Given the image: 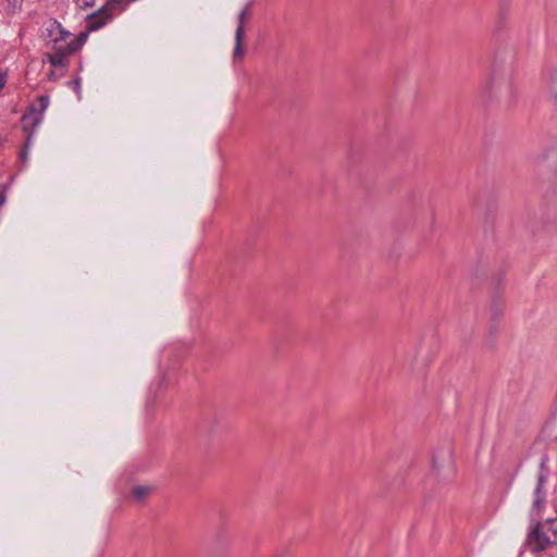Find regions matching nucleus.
Returning <instances> with one entry per match:
<instances>
[{"label": "nucleus", "mask_w": 557, "mask_h": 557, "mask_svg": "<svg viewBox=\"0 0 557 557\" xmlns=\"http://www.w3.org/2000/svg\"><path fill=\"white\" fill-rule=\"evenodd\" d=\"M557 545V517L530 520L525 546L532 553H541Z\"/></svg>", "instance_id": "f257e3e1"}, {"label": "nucleus", "mask_w": 557, "mask_h": 557, "mask_svg": "<svg viewBox=\"0 0 557 557\" xmlns=\"http://www.w3.org/2000/svg\"><path fill=\"white\" fill-rule=\"evenodd\" d=\"M110 18L111 14L108 12V8L104 5L97 12L88 15L86 32H82L78 36L72 38L71 40L65 39L64 44L67 47V51L73 52V54L78 51L85 45L88 37V32H95L101 28Z\"/></svg>", "instance_id": "f03ea898"}, {"label": "nucleus", "mask_w": 557, "mask_h": 557, "mask_svg": "<svg viewBox=\"0 0 557 557\" xmlns=\"http://www.w3.org/2000/svg\"><path fill=\"white\" fill-rule=\"evenodd\" d=\"M49 97L41 95L38 97L37 103L29 107L28 111L23 115V126L26 129L28 126L36 128L41 122L47 108L49 107Z\"/></svg>", "instance_id": "7ed1b4c3"}, {"label": "nucleus", "mask_w": 557, "mask_h": 557, "mask_svg": "<svg viewBox=\"0 0 557 557\" xmlns=\"http://www.w3.org/2000/svg\"><path fill=\"white\" fill-rule=\"evenodd\" d=\"M50 49L51 52L46 53L42 61H48L52 67L66 72L69 67V57L72 55L73 52L67 51L65 44L52 45Z\"/></svg>", "instance_id": "20e7f679"}, {"label": "nucleus", "mask_w": 557, "mask_h": 557, "mask_svg": "<svg viewBox=\"0 0 557 557\" xmlns=\"http://www.w3.org/2000/svg\"><path fill=\"white\" fill-rule=\"evenodd\" d=\"M250 16V4H246V7L238 14V24L235 32V47L233 57L235 60L242 59L245 54V49L243 46L244 37H245V22Z\"/></svg>", "instance_id": "39448f33"}, {"label": "nucleus", "mask_w": 557, "mask_h": 557, "mask_svg": "<svg viewBox=\"0 0 557 557\" xmlns=\"http://www.w3.org/2000/svg\"><path fill=\"white\" fill-rule=\"evenodd\" d=\"M46 45L50 48L52 45H63L71 34L65 30L57 21H50L45 33Z\"/></svg>", "instance_id": "423d86ee"}, {"label": "nucleus", "mask_w": 557, "mask_h": 557, "mask_svg": "<svg viewBox=\"0 0 557 557\" xmlns=\"http://www.w3.org/2000/svg\"><path fill=\"white\" fill-rule=\"evenodd\" d=\"M550 475V470L548 467V457L543 455L539 465V471L536 476V483L533 490V493H539V495L548 496V479Z\"/></svg>", "instance_id": "0eeeda50"}, {"label": "nucleus", "mask_w": 557, "mask_h": 557, "mask_svg": "<svg viewBox=\"0 0 557 557\" xmlns=\"http://www.w3.org/2000/svg\"><path fill=\"white\" fill-rule=\"evenodd\" d=\"M543 82L546 95L553 102L557 103V64L545 69Z\"/></svg>", "instance_id": "6e6552de"}, {"label": "nucleus", "mask_w": 557, "mask_h": 557, "mask_svg": "<svg viewBox=\"0 0 557 557\" xmlns=\"http://www.w3.org/2000/svg\"><path fill=\"white\" fill-rule=\"evenodd\" d=\"M547 505V496L533 493L532 504L529 510L530 520L542 518Z\"/></svg>", "instance_id": "1a4fd4ad"}, {"label": "nucleus", "mask_w": 557, "mask_h": 557, "mask_svg": "<svg viewBox=\"0 0 557 557\" xmlns=\"http://www.w3.org/2000/svg\"><path fill=\"white\" fill-rule=\"evenodd\" d=\"M151 492H152L151 486L137 485L133 488V497L138 502H143L150 495Z\"/></svg>", "instance_id": "9d476101"}, {"label": "nucleus", "mask_w": 557, "mask_h": 557, "mask_svg": "<svg viewBox=\"0 0 557 557\" xmlns=\"http://www.w3.org/2000/svg\"><path fill=\"white\" fill-rule=\"evenodd\" d=\"M23 0H7L5 10L15 13L22 9Z\"/></svg>", "instance_id": "9b49d317"}, {"label": "nucleus", "mask_w": 557, "mask_h": 557, "mask_svg": "<svg viewBox=\"0 0 557 557\" xmlns=\"http://www.w3.org/2000/svg\"><path fill=\"white\" fill-rule=\"evenodd\" d=\"M65 74V71H61L60 69H52L49 71V73L47 74V77L50 82H57L58 79H60L61 77H63Z\"/></svg>", "instance_id": "f8f14e48"}, {"label": "nucleus", "mask_w": 557, "mask_h": 557, "mask_svg": "<svg viewBox=\"0 0 557 557\" xmlns=\"http://www.w3.org/2000/svg\"><path fill=\"white\" fill-rule=\"evenodd\" d=\"M69 85L76 92L77 97L81 98V96H82V79L76 78V79L70 82Z\"/></svg>", "instance_id": "ddd939ff"}, {"label": "nucleus", "mask_w": 557, "mask_h": 557, "mask_svg": "<svg viewBox=\"0 0 557 557\" xmlns=\"http://www.w3.org/2000/svg\"><path fill=\"white\" fill-rule=\"evenodd\" d=\"M29 144H30V136L27 138L26 145H25L24 149L20 152V156H18L22 163L27 162Z\"/></svg>", "instance_id": "4468645a"}, {"label": "nucleus", "mask_w": 557, "mask_h": 557, "mask_svg": "<svg viewBox=\"0 0 557 557\" xmlns=\"http://www.w3.org/2000/svg\"><path fill=\"white\" fill-rule=\"evenodd\" d=\"M94 3H95V0H77V4L82 9L92 7Z\"/></svg>", "instance_id": "2eb2a0df"}, {"label": "nucleus", "mask_w": 557, "mask_h": 557, "mask_svg": "<svg viewBox=\"0 0 557 557\" xmlns=\"http://www.w3.org/2000/svg\"><path fill=\"white\" fill-rule=\"evenodd\" d=\"M124 3V0H108L107 4L104 7L109 8V7H116V5H121Z\"/></svg>", "instance_id": "dca6fc26"}, {"label": "nucleus", "mask_w": 557, "mask_h": 557, "mask_svg": "<svg viewBox=\"0 0 557 557\" xmlns=\"http://www.w3.org/2000/svg\"><path fill=\"white\" fill-rule=\"evenodd\" d=\"M503 309L504 305L500 301L493 305V310L495 311V314H500L503 312Z\"/></svg>", "instance_id": "f3484780"}, {"label": "nucleus", "mask_w": 557, "mask_h": 557, "mask_svg": "<svg viewBox=\"0 0 557 557\" xmlns=\"http://www.w3.org/2000/svg\"><path fill=\"white\" fill-rule=\"evenodd\" d=\"M7 84V74L0 72V90L5 86Z\"/></svg>", "instance_id": "a211bd4d"}, {"label": "nucleus", "mask_w": 557, "mask_h": 557, "mask_svg": "<svg viewBox=\"0 0 557 557\" xmlns=\"http://www.w3.org/2000/svg\"><path fill=\"white\" fill-rule=\"evenodd\" d=\"M440 467H441V465H440L438 458H437V457H434V458H433V468H434L435 470H438V469H440Z\"/></svg>", "instance_id": "6ab92c4d"}, {"label": "nucleus", "mask_w": 557, "mask_h": 557, "mask_svg": "<svg viewBox=\"0 0 557 557\" xmlns=\"http://www.w3.org/2000/svg\"><path fill=\"white\" fill-rule=\"evenodd\" d=\"M449 459H450V454H449V451L447 450V451H445V453H444L443 461H449Z\"/></svg>", "instance_id": "aec40b11"}, {"label": "nucleus", "mask_w": 557, "mask_h": 557, "mask_svg": "<svg viewBox=\"0 0 557 557\" xmlns=\"http://www.w3.org/2000/svg\"><path fill=\"white\" fill-rule=\"evenodd\" d=\"M3 202H4V197H3V196H1V198H0V205H2Z\"/></svg>", "instance_id": "412c9836"}]
</instances>
